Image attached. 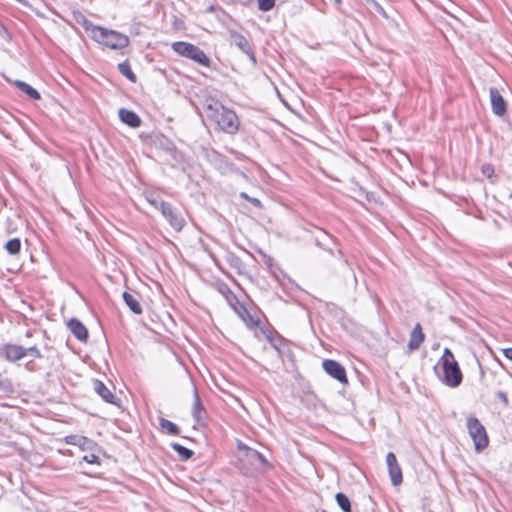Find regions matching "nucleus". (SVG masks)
I'll list each match as a JSON object with an SVG mask.
<instances>
[{
	"label": "nucleus",
	"mask_w": 512,
	"mask_h": 512,
	"mask_svg": "<svg viewBox=\"0 0 512 512\" xmlns=\"http://www.w3.org/2000/svg\"><path fill=\"white\" fill-rule=\"evenodd\" d=\"M207 111L208 117L217 124L221 131L230 135L238 132L240 121L235 111L218 102L209 104Z\"/></svg>",
	"instance_id": "nucleus-1"
},
{
	"label": "nucleus",
	"mask_w": 512,
	"mask_h": 512,
	"mask_svg": "<svg viewBox=\"0 0 512 512\" xmlns=\"http://www.w3.org/2000/svg\"><path fill=\"white\" fill-rule=\"evenodd\" d=\"M439 363L443 371V375L440 377V380L449 387H458L462 382L463 376L459 365L449 348L444 349Z\"/></svg>",
	"instance_id": "nucleus-2"
},
{
	"label": "nucleus",
	"mask_w": 512,
	"mask_h": 512,
	"mask_svg": "<svg viewBox=\"0 0 512 512\" xmlns=\"http://www.w3.org/2000/svg\"><path fill=\"white\" fill-rule=\"evenodd\" d=\"M147 202H149L156 209H159L165 219L169 222L170 226L175 231H181L185 225L183 215L169 203H166L157 197L155 194H143Z\"/></svg>",
	"instance_id": "nucleus-3"
},
{
	"label": "nucleus",
	"mask_w": 512,
	"mask_h": 512,
	"mask_svg": "<svg viewBox=\"0 0 512 512\" xmlns=\"http://www.w3.org/2000/svg\"><path fill=\"white\" fill-rule=\"evenodd\" d=\"M95 42L112 50H121L129 45V38L116 30L99 27L92 38Z\"/></svg>",
	"instance_id": "nucleus-4"
},
{
	"label": "nucleus",
	"mask_w": 512,
	"mask_h": 512,
	"mask_svg": "<svg viewBox=\"0 0 512 512\" xmlns=\"http://www.w3.org/2000/svg\"><path fill=\"white\" fill-rule=\"evenodd\" d=\"M172 50L178 55L193 60L194 62L202 65L204 67H209L211 60L205 54V52L200 49L198 46L184 42L177 41L172 44Z\"/></svg>",
	"instance_id": "nucleus-5"
},
{
	"label": "nucleus",
	"mask_w": 512,
	"mask_h": 512,
	"mask_svg": "<svg viewBox=\"0 0 512 512\" xmlns=\"http://www.w3.org/2000/svg\"><path fill=\"white\" fill-rule=\"evenodd\" d=\"M467 429L477 451L487 447L489 441L486 430L477 418L471 417L467 420Z\"/></svg>",
	"instance_id": "nucleus-6"
},
{
	"label": "nucleus",
	"mask_w": 512,
	"mask_h": 512,
	"mask_svg": "<svg viewBox=\"0 0 512 512\" xmlns=\"http://www.w3.org/2000/svg\"><path fill=\"white\" fill-rule=\"evenodd\" d=\"M229 41L232 45L236 46L241 52L245 53L253 65L257 64L255 53L253 52L248 39L244 35L236 31H230Z\"/></svg>",
	"instance_id": "nucleus-7"
},
{
	"label": "nucleus",
	"mask_w": 512,
	"mask_h": 512,
	"mask_svg": "<svg viewBox=\"0 0 512 512\" xmlns=\"http://www.w3.org/2000/svg\"><path fill=\"white\" fill-rule=\"evenodd\" d=\"M322 367L324 371L334 379L341 383H347L348 380L345 368L339 362L327 359L322 362Z\"/></svg>",
	"instance_id": "nucleus-8"
},
{
	"label": "nucleus",
	"mask_w": 512,
	"mask_h": 512,
	"mask_svg": "<svg viewBox=\"0 0 512 512\" xmlns=\"http://www.w3.org/2000/svg\"><path fill=\"white\" fill-rule=\"evenodd\" d=\"M239 451L243 452V456L252 464V465H261V466H269V462L265 458L263 454L258 452L255 449L248 447L243 443L238 444Z\"/></svg>",
	"instance_id": "nucleus-9"
},
{
	"label": "nucleus",
	"mask_w": 512,
	"mask_h": 512,
	"mask_svg": "<svg viewBox=\"0 0 512 512\" xmlns=\"http://www.w3.org/2000/svg\"><path fill=\"white\" fill-rule=\"evenodd\" d=\"M386 462L392 484L394 486L400 485L402 483V471L393 452L386 455Z\"/></svg>",
	"instance_id": "nucleus-10"
},
{
	"label": "nucleus",
	"mask_w": 512,
	"mask_h": 512,
	"mask_svg": "<svg viewBox=\"0 0 512 512\" xmlns=\"http://www.w3.org/2000/svg\"><path fill=\"white\" fill-rule=\"evenodd\" d=\"M490 102L491 108L495 115L503 116L507 111V104L501 93L497 88H490Z\"/></svg>",
	"instance_id": "nucleus-11"
},
{
	"label": "nucleus",
	"mask_w": 512,
	"mask_h": 512,
	"mask_svg": "<svg viewBox=\"0 0 512 512\" xmlns=\"http://www.w3.org/2000/svg\"><path fill=\"white\" fill-rule=\"evenodd\" d=\"M425 339V334L422 331V327L420 323H417L413 330L410 333V339L408 342V349L410 351H415L419 349L420 345L423 343Z\"/></svg>",
	"instance_id": "nucleus-12"
},
{
	"label": "nucleus",
	"mask_w": 512,
	"mask_h": 512,
	"mask_svg": "<svg viewBox=\"0 0 512 512\" xmlns=\"http://www.w3.org/2000/svg\"><path fill=\"white\" fill-rule=\"evenodd\" d=\"M4 355L8 361L14 362L20 360L24 356H26V348L15 345V344H7L4 346Z\"/></svg>",
	"instance_id": "nucleus-13"
},
{
	"label": "nucleus",
	"mask_w": 512,
	"mask_h": 512,
	"mask_svg": "<svg viewBox=\"0 0 512 512\" xmlns=\"http://www.w3.org/2000/svg\"><path fill=\"white\" fill-rule=\"evenodd\" d=\"M119 118L131 128H138L141 125L140 117L132 110L121 108L119 110Z\"/></svg>",
	"instance_id": "nucleus-14"
},
{
	"label": "nucleus",
	"mask_w": 512,
	"mask_h": 512,
	"mask_svg": "<svg viewBox=\"0 0 512 512\" xmlns=\"http://www.w3.org/2000/svg\"><path fill=\"white\" fill-rule=\"evenodd\" d=\"M94 390L107 403L117 404V397L101 381H94Z\"/></svg>",
	"instance_id": "nucleus-15"
},
{
	"label": "nucleus",
	"mask_w": 512,
	"mask_h": 512,
	"mask_svg": "<svg viewBox=\"0 0 512 512\" xmlns=\"http://www.w3.org/2000/svg\"><path fill=\"white\" fill-rule=\"evenodd\" d=\"M68 327L73 335L80 341L85 342L88 338L86 327L77 319L73 318L68 322Z\"/></svg>",
	"instance_id": "nucleus-16"
},
{
	"label": "nucleus",
	"mask_w": 512,
	"mask_h": 512,
	"mask_svg": "<svg viewBox=\"0 0 512 512\" xmlns=\"http://www.w3.org/2000/svg\"><path fill=\"white\" fill-rule=\"evenodd\" d=\"M66 443L80 447L82 450H92L95 443L87 437L80 435H70L66 437Z\"/></svg>",
	"instance_id": "nucleus-17"
},
{
	"label": "nucleus",
	"mask_w": 512,
	"mask_h": 512,
	"mask_svg": "<svg viewBox=\"0 0 512 512\" xmlns=\"http://www.w3.org/2000/svg\"><path fill=\"white\" fill-rule=\"evenodd\" d=\"M122 297H123L125 304L130 308V310L132 312H134L135 314L142 313V306H141L140 302L138 301V298L134 294H131L129 292H124Z\"/></svg>",
	"instance_id": "nucleus-18"
},
{
	"label": "nucleus",
	"mask_w": 512,
	"mask_h": 512,
	"mask_svg": "<svg viewBox=\"0 0 512 512\" xmlns=\"http://www.w3.org/2000/svg\"><path fill=\"white\" fill-rule=\"evenodd\" d=\"M14 84L20 91L25 93L29 98L33 100H39L41 98L40 93L28 83L21 80H16Z\"/></svg>",
	"instance_id": "nucleus-19"
},
{
	"label": "nucleus",
	"mask_w": 512,
	"mask_h": 512,
	"mask_svg": "<svg viewBox=\"0 0 512 512\" xmlns=\"http://www.w3.org/2000/svg\"><path fill=\"white\" fill-rule=\"evenodd\" d=\"M76 21L85 29V31L88 33L91 39L93 38V34L96 33V30H98L100 27L98 25L93 24L82 14L76 17Z\"/></svg>",
	"instance_id": "nucleus-20"
},
{
	"label": "nucleus",
	"mask_w": 512,
	"mask_h": 512,
	"mask_svg": "<svg viewBox=\"0 0 512 512\" xmlns=\"http://www.w3.org/2000/svg\"><path fill=\"white\" fill-rule=\"evenodd\" d=\"M119 72L125 76L129 81L135 83L137 81V76L131 69V65L128 60H125L118 64Z\"/></svg>",
	"instance_id": "nucleus-21"
},
{
	"label": "nucleus",
	"mask_w": 512,
	"mask_h": 512,
	"mask_svg": "<svg viewBox=\"0 0 512 512\" xmlns=\"http://www.w3.org/2000/svg\"><path fill=\"white\" fill-rule=\"evenodd\" d=\"M159 424H160L161 428L163 430H165L168 434H170V435L179 434V428L173 422H171L167 419H164V418H160Z\"/></svg>",
	"instance_id": "nucleus-22"
},
{
	"label": "nucleus",
	"mask_w": 512,
	"mask_h": 512,
	"mask_svg": "<svg viewBox=\"0 0 512 512\" xmlns=\"http://www.w3.org/2000/svg\"><path fill=\"white\" fill-rule=\"evenodd\" d=\"M171 446H172L173 450H175L178 453V455L180 456V458L182 460H188L189 458H191V456L193 454V452L190 449H188L180 444L173 443Z\"/></svg>",
	"instance_id": "nucleus-23"
},
{
	"label": "nucleus",
	"mask_w": 512,
	"mask_h": 512,
	"mask_svg": "<svg viewBox=\"0 0 512 512\" xmlns=\"http://www.w3.org/2000/svg\"><path fill=\"white\" fill-rule=\"evenodd\" d=\"M335 498H336V501H337L339 507L344 512H351V504L346 495H344L343 493H337Z\"/></svg>",
	"instance_id": "nucleus-24"
},
{
	"label": "nucleus",
	"mask_w": 512,
	"mask_h": 512,
	"mask_svg": "<svg viewBox=\"0 0 512 512\" xmlns=\"http://www.w3.org/2000/svg\"><path fill=\"white\" fill-rule=\"evenodd\" d=\"M6 249L11 255H16L20 252L21 242L18 238H13L6 243Z\"/></svg>",
	"instance_id": "nucleus-25"
},
{
	"label": "nucleus",
	"mask_w": 512,
	"mask_h": 512,
	"mask_svg": "<svg viewBox=\"0 0 512 512\" xmlns=\"http://www.w3.org/2000/svg\"><path fill=\"white\" fill-rule=\"evenodd\" d=\"M275 2L276 0H258V9L268 12L275 6Z\"/></svg>",
	"instance_id": "nucleus-26"
},
{
	"label": "nucleus",
	"mask_w": 512,
	"mask_h": 512,
	"mask_svg": "<svg viewBox=\"0 0 512 512\" xmlns=\"http://www.w3.org/2000/svg\"><path fill=\"white\" fill-rule=\"evenodd\" d=\"M195 399H194V403H193V410H192V413H193V416L194 418L199 421V413L202 409V405H201V402H200V398L197 394V392H195Z\"/></svg>",
	"instance_id": "nucleus-27"
},
{
	"label": "nucleus",
	"mask_w": 512,
	"mask_h": 512,
	"mask_svg": "<svg viewBox=\"0 0 512 512\" xmlns=\"http://www.w3.org/2000/svg\"><path fill=\"white\" fill-rule=\"evenodd\" d=\"M361 196V199H356L358 202H360L361 204L363 205H366V203L364 202V200L368 203V204H371L372 202H377V194H368V193H365V194H359Z\"/></svg>",
	"instance_id": "nucleus-28"
},
{
	"label": "nucleus",
	"mask_w": 512,
	"mask_h": 512,
	"mask_svg": "<svg viewBox=\"0 0 512 512\" xmlns=\"http://www.w3.org/2000/svg\"><path fill=\"white\" fill-rule=\"evenodd\" d=\"M241 198L247 200L252 205H254L257 208H261V201L257 199L256 197H251L249 194H240Z\"/></svg>",
	"instance_id": "nucleus-29"
},
{
	"label": "nucleus",
	"mask_w": 512,
	"mask_h": 512,
	"mask_svg": "<svg viewBox=\"0 0 512 512\" xmlns=\"http://www.w3.org/2000/svg\"><path fill=\"white\" fill-rule=\"evenodd\" d=\"M481 171L487 178H491L494 174V167L491 164H484Z\"/></svg>",
	"instance_id": "nucleus-30"
},
{
	"label": "nucleus",
	"mask_w": 512,
	"mask_h": 512,
	"mask_svg": "<svg viewBox=\"0 0 512 512\" xmlns=\"http://www.w3.org/2000/svg\"><path fill=\"white\" fill-rule=\"evenodd\" d=\"M26 355H31V356H33L35 358H40L41 357L40 351L35 346L27 348L26 349Z\"/></svg>",
	"instance_id": "nucleus-31"
},
{
	"label": "nucleus",
	"mask_w": 512,
	"mask_h": 512,
	"mask_svg": "<svg viewBox=\"0 0 512 512\" xmlns=\"http://www.w3.org/2000/svg\"><path fill=\"white\" fill-rule=\"evenodd\" d=\"M83 460L86 461L87 463L95 464L98 463V456H96L95 454L85 455L83 457Z\"/></svg>",
	"instance_id": "nucleus-32"
},
{
	"label": "nucleus",
	"mask_w": 512,
	"mask_h": 512,
	"mask_svg": "<svg viewBox=\"0 0 512 512\" xmlns=\"http://www.w3.org/2000/svg\"><path fill=\"white\" fill-rule=\"evenodd\" d=\"M497 397L505 404V405H508V398H507V395L506 393L502 392V391H499L497 393Z\"/></svg>",
	"instance_id": "nucleus-33"
},
{
	"label": "nucleus",
	"mask_w": 512,
	"mask_h": 512,
	"mask_svg": "<svg viewBox=\"0 0 512 512\" xmlns=\"http://www.w3.org/2000/svg\"><path fill=\"white\" fill-rule=\"evenodd\" d=\"M504 356L512 361V347L503 349Z\"/></svg>",
	"instance_id": "nucleus-34"
},
{
	"label": "nucleus",
	"mask_w": 512,
	"mask_h": 512,
	"mask_svg": "<svg viewBox=\"0 0 512 512\" xmlns=\"http://www.w3.org/2000/svg\"><path fill=\"white\" fill-rule=\"evenodd\" d=\"M0 35H1L2 37H6V36H8V31H7V29H6V28H5V26H4V25H2L1 23H0Z\"/></svg>",
	"instance_id": "nucleus-35"
},
{
	"label": "nucleus",
	"mask_w": 512,
	"mask_h": 512,
	"mask_svg": "<svg viewBox=\"0 0 512 512\" xmlns=\"http://www.w3.org/2000/svg\"><path fill=\"white\" fill-rule=\"evenodd\" d=\"M373 4H374V6H375L376 10H377L379 13H381V14L385 15V11H384V9H383V8H382V7H381L377 2L373 1Z\"/></svg>",
	"instance_id": "nucleus-36"
},
{
	"label": "nucleus",
	"mask_w": 512,
	"mask_h": 512,
	"mask_svg": "<svg viewBox=\"0 0 512 512\" xmlns=\"http://www.w3.org/2000/svg\"><path fill=\"white\" fill-rule=\"evenodd\" d=\"M16 2L20 3L21 5L23 6H26L28 7L29 6V3L27 0H15Z\"/></svg>",
	"instance_id": "nucleus-37"
},
{
	"label": "nucleus",
	"mask_w": 512,
	"mask_h": 512,
	"mask_svg": "<svg viewBox=\"0 0 512 512\" xmlns=\"http://www.w3.org/2000/svg\"><path fill=\"white\" fill-rule=\"evenodd\" d=\"M503 196H506L507 199L512 203V194H502Z\"/></svg>",
	"instance_id": "nucleus-38"
}]
</instances>
